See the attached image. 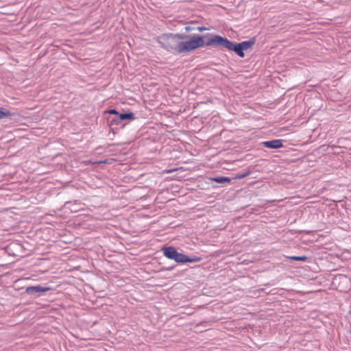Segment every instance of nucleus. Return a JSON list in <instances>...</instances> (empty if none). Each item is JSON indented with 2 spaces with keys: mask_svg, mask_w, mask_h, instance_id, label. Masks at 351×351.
<instances>
[{
  "mask_svg": "<svg viewBox=\"0 0 351 351\" xmlns=\"http://www.w3.org/2000/svg\"><path fill=\"white\" fill-rule=\"evenodd\" d=\"M106 162H107L106 160H104V161L95 162H94V164L99 165V164H103V163H106Z\"/></svg>",
  "mask_w": 351,
  "mask_h": 351,
  "instance_id": "obj_19",
  "label": "nucleus"
},
{
  "mask_svg": "<svg viewBox=\"0 0 351 351\" xmlns=\"http://www.w3.org/2000/svg\"><path fill=\"white\" fill-rule=\"evenodd\" d=\"M49 290V287H42L40 286H31L26 288L25 292L28 294H34L38 292H46Z\"/></svg>",
  "mask_w": 351,
  "mask_h": 351,
  "instance_id": "obj_6",
  "label": "nucleus"
},
{
  "mask_svg": "<svg viewBox=\"0 0 351 351\" xmlns=\"http://www.w3.org/2000/svg\"><path fill=\"white\" fill-rule=\"evenodd\" d=\"M226 49L230 51H234L241 58H243L245 56L243 51L239 43L236 44L230 41V45H228Z\"/></svg>",
  "mask_w": 351,
  "mask_h": 351,
  "instance_id": "obj_7",
  "label": "nucleus"
},
{
  "mask_svg": "<svg viewBox=\"0 0 351 351\" xmlns=\"http://www.w3.org/2000/svg\"><path fill=\"white\" fill-rule=\"evenodd\" d=\"M201 260L202 258L199 256H193L191 258L187 256L186 263H196L200 261Z\"/></svg>",
  "mask_w": 351,
  "mask_h": 351,
  "instance_id": "obj_14",
  "label": "nucleus"
},
{
  "mask_svg": "<svg viewBox=\"0 0 351 351\" xmlns=\"http://www.w3.org/2000/svg\"><path fill=\"white\" fill-rule=\"evenodd\" d=\"M243 51L250 49L253 45L254 41H244L239 43Z\"/></svg>",
  "mask_w": 351,
  "mask_h": 351,
  "instance_id": "obj_11",
  "label": "nucleus"
},
{
  "mask_svg": "<svg viewBox=\"0 0 351 351\" xmlns=\"http://www.w3.org/2000/svg\"><path fill=\"white\" fill-rule=\"evenodd\" d=\"M164 255L172 260H175L178 251L173 247H165L162 249Z\"/></svg>",
  "mask_w": 351,
  "mask_h": 351,
  "instance_id": "obj_8",
  "label": "nucleus"
},
{
  "mask_svg": "<svg viewBox=\"0 0 351 351\" xmlns=\"http://www.w3.org/2000/svg\"><path fill=\"white\" fill-rule=\"evenodd\" d=\"M287 258L292 260V261H306L308 258L306 256H287Z\"/></svg>",
  "mask_w": 351,
  "mask_h": 351,
  "instance_id": "obj_13",
  "label": "nucleus"
},
{
  "mask_svg": "<svg viewBox=\"0 0 351 351\" xmlns=\"http://www.w3.org/2000/svg\"><path fill=\"white\" fill-rule=\"evenodd\" d=\"M263 145L270 149H278L283 147L282 141L280 139L265 141L263 143Z\"/></svg>",
  "mask_w": 351,
  "mask_h": 351,
  "instance_id": "obj_5",
  "label": "nucleus"
},
{
  "mask_svg": "<svg viewBox=\"0 0 351 351\" xmlns=\"http://www.w3.org/2000/svg\"><path fill=\"white\" fill-rule=\"evenodd\" d=\"M206 29H208L204 27H197V30L199 31V32H202V31H204V30H206Z\"/></svg>",
  "mask_w": 351,
  "mask_h": 351,
  "instance_id": "obj_17",
  "label": "nucleus"
},
{
  "mask_svg": "<svg viewBox=\"0 0 351 351\" xmlns=\"http://www.w3.org/2000/svg\"><path fill=\"white\" fill-rule=\"evenodd\" d=\"M251 173V172L250 171H246L243 173H239V174H237L236 176H235V179H243L248 176H250Z\"/></svg>",
  "mask_w": 351,
  "mask_h": 351,
  "instance_id": "obj_15",
  "label": "nucleus"
},
{
  "mask_svg": "<svg viewBox=\"0 0 351 351\" xmlns=\"http://www.w3.org/2000/svg\"><path fill=\"white\" fill-rule=\"evenodd\" d=\"M339 280H347V278H346V276H340V277L339 278Z\"/></svg>",
  "mask_w": 351,
  "mask_h": 351,
  "instance_id": "obj_20",
  "label": "nucleus"
},
{
  "mask_svg": "<svg viewBox=\"0 0 351 351\" xmlns=\"http://www.w3.org/2000/svg\"><path fill=\"white\" fill-rule=\"evenodd\" d=\"M105 113H108V114H116V115H119V112L116 110H114V109H111V110H106Z\"/></svg>",
  "mask_w": 351,
  "mask_h": 351,
  "instance_id": "obj_16",
  "label": "nucleus"
},
{
  "mask_svg": "<svg viewBox=\"0 0 351 351\" xmlns=\"http://www.w3.org/2000/svg\"><path fill=\"white\" fill-rule=\"evenodd\" d=\"M186 38V36L184 34H165L158 38V42L162 48L177 52L178 40Z\"/></svg>",
  "mask_w": 351,
  "mask_h": 351,
  "instance_id": "obj_1",
  "label": "nucleus"
},
{
  "mask_svg": "<svg viewBox=\"0 0 351 351\" xmlns=\"http://www.w3.org/2000/svg\"><path fill=\"white\" fill-rule=\"evenodd\" d=\"M186 259H187V256H186L183 254L179 253L178 252L174 261L177 263H186Z\"/></svg>",
  "mask_w": 351,
  "mask_h": 351,
  "instance_id": "obj_9",
  "label": "nucleus"
},
{
  "mask_svg": "<svg viewBox=\"0 0 351 351\" xmlns=\"http://www.w3.org/2000/svg\"><path fill=\"white\" fill-rule=\"evenodd\" d=\"M125 119H130V120H134V115L132 112L129 113H125V114H120L119 118L117 119H112L110 121V125H118L121 121Z\"/></svg>",
  "mask_w": 351,
  "mask_h": 351,
  "instance_id": "obj_4",
  "label": "nucleus"
},
{
  "mask_svg": "<svg viewBox=\"0 0 351 351\" xmlns=\"http://www.w3.org/2000/svg\"><path fill=\"white\" fill-rule=\"evenodd\" d=\"M230 45V41L227 38H223L221 36L215 35L211 38H210L206 43H204V45L206 46H221L225 47L226 49L228 45Z\"/></svg>",
  "mask_w": 351,
  "mask_h": 351,
  "instance_id": "obj_3",
  "label": "nucleus"
},
{
  "mask_svg": "<svg viewBox=\"0 0 351 351\" xmlns=\"http://www.w3.org/2000/svg\"><path fill=\"white\" fill-rule=\"evenodd\" d=\"M13 115L8 110L0 107V119L10 117Z\"/></svg>",
  "mask_w": 351,
  "mask_h": 351,
  "instance_id": "obj_10",
  "label": "nucleus"
},
{
  "mask_svg": "<svg viewBox=\"0 0 351 351\" xmlns=\"http://www.w3.org/2000/svg\"><path fill=\"white\" fill-rule=\"evenodd\" d=\"M176 170V169H168V170H165V173H171L173 172Z\"/></svg>",
  "mask_w": 351,
  "mask_h": 351,
  "instance_id": "obj_18",
  "label": "nucleus"
},
{
  "mask_svg": "<svg viewBox=\"0 0 351 351\" xmlns=\"http://www.w3.org/2000/svg\"><path fill=\"white\" fill-rule=\"evenodd\" d=\"M186 29L187 31H189V27H186Z\"/></svg>",
  "mask_w": 351,
  "mask_h": 351,
  "instance_id": "obj_21",
  "label": "nucleus"
},
{
  "mask_svg": "<svg viewBox=\"0 0 351 351\" xmlns=\"http://www.w3.org/2000/svg\"><path fill=\"white\" fill-rule=\"evenodd\" d=\"M211 180L217 183L230 182L231 180L228 177H217L211 178Z\"/></svg>",
  "mask_w": 351,
  "mask_h": 351,
  "instance_id": "obj_12",
  "label": "nucleus"
},
{
  "mask_svg": "<svg viewBox=\"0 0 351 351\" xmlns=\"http://www.w3.org/2000/svg\"><path fill=\"white\" fill-rule=\"evenodd\" d=\"M204 45V40L201 36H194L189 40H178V46L177 47V53H184L195 50Z\"/></svg>",
  "mask_w": 351,
  "mask_h": 351,
  "instance_id": "obj_2",
  "label": "nucleus"
}]
</instances>
